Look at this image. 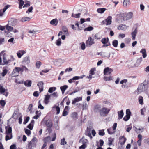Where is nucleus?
I'll list each match as a JSON object with an SVG mask.
<instances>
[{"label":"nucleus","instance_id":"obj_40","mask_svg":"<svg viewBox=\"0 0 149 149\" xmlns=\"http://www.w3.org/2000/svg\"><path fill=\"white\" fill-rule=\"evenodd\" d=\"M67 143V142L65 141V138H63V139H61V140L60 145H64L66 144Z\"/></svg>","mask_w":149,"mask_h":149},{"label":"nucleus","instance_id":"obj_34","mask_svg":"<svg viewBox=\"0 0 149 149\" xmlns=\"http://www.w3.org/2000/svg\"><path fill=\"white\" fill-rule=\"evenodd\" d=\"M7 135L6 136V140L7 141L11 139L12 137V134H6Z\"/></svg>","mask_w":149,"mask_h":149},{"label":"nucleus","instance_id":"obj_55","mask_svg":"<svg viewBox=\"0 0 149 149\" xmlns=\"http://www.w3.org/2000/svg\"><path fill=\"white\" fill-rule=\"evenodd\" d=\"M130 116H127V115H126L123 118V120L125 121H127L130 118Z\"/></svg>","mask_w":149,"mask_h":149},{"label":"nucleus","instance_id":"obj_50","mask_svg":"<svg viewBox=\"0 0 149 149\" xmlns=\"http://www.w3.org/2000/svg\"><path fill=\"white\" fill-rule=\"evenodd\" d=\"M93 29V27H92V26H90V27H88L87 28H85L84 30V31H90L92 30Z\"/></svg>","mask_w":149,"mask_h":149},{"label":"nucleus","instance_id":"obj_21","mask_svg":"<svg viewBox=\"0 0 149 149\" xmlns=\"http://www.w3.org/2000/svg\"><path fill=\"white\" fill-rule=\"evenodd\" d=\"M137 28H136L134 31H133L131 34L132 37V40H135L136 36L137 33Z\"/></svg>","mask_w":149,"mask_h":149},{"label":"nucleus","instance_id":"obj_10","mask_svg":"<svg viewBox=\"0 0 149 149\" xmlns=\"http://www.w3.org/2000/svg\"><path fill=\"white\" fill-rule=\"evenodd\" d=\"M113 71V70L111 68L107 67L105 68L104 71V75H107V74H110Z\"/></svg>","mask_w":149,"mask_h":149},{"label":"nucleus","instance_id":"obj_45","mask_svg":"<svg viewBox=\"0 0 149 149\" xmlns=\"http://www.w3.org/2000/svg\"><path fill=\"white\" fill-rule=\"evenodd\" d=\"M56 44L57 46H60L61 44V39L60 38L57 40L56 42Z\"/></svg>","mask_w":149,"mask_h":149},{"label":"nucleus","instance_id":"obj_44","mask_svg":"<svg viewBox=\"0 0 149 149\" xmlns=\"http://www.w3.org/2000/svg\"><path fill=\"white\" fill-rule=\"evenodd\" d=\"M121 139L122 140H123L122 142H121L120 144L121 145H124V144L125 143L126 140V138H125L124 136H121Z\"/></svg>","mask_w":149,"mask_h":149},{"label":"nucleus","instance_id":"obj_5","mask_svg":"<svg viewBox=\"0 0 149 149\" xmlns=\"http://www.w3.org/2000/svg\"><path fill=\"white\" fill-rule=\"evenodd\" d=\"M148 88V86L147 84L142 83L139 86L138 90L139 92H141L146 91Z\"/></svg>","mask_w":149,"mask_h":149},{"label":"nucleus","instance_id":"obj_47","mask_svg":"<svg viewBox=\"0 0 149 149\" xmlns=\"http://www.w3.org/2000/svg\"><path fill=\"white\" fill-rule=\"evenodd\" d=\"M81 45V48L82 50H84L86 48V45L85 43L84 42H82L80 43Z\"/></svg>","mask_w":149,"mask_h":149},{"label":"nucleus","instance_id":"obj_63","mask_svg":"<svg viewBox=\"0 0 149 149\" xmlns=\"http://www.w3.org/2000/svg\"><path fill=\"white\" fill-rule=\"evenodd\" d=\"M33 8L32 6H31V7L29 8L28 9V10L26 11V13H28V14H29V12H32V11Z\"/></svg>","mask_w":149,"mask_h":149},{"label":"nucleus","instance_id":"obj_31","mask_svg":"<svg viewBox=\"0 0 149 149\" xmlns=\"http://www.w3.org/2000/svg\"><path fill=\"white\" fill-rule=\"evenodd\" d=\"M31 18L29 17H23L22 18L21 21L22 22H24L26 21H29L30 20Z\"/></svg>","mask_w":149,"mask_h":149},{"label":"nucleus","instance_id":"obj_60","mask_svg":"<svg viewBox=\"0 0 149 149\" xmlns=\"http://www.w3.org/2000/svg\"><path fill=\"white\" fill-rule=\"evenodd\" d=\"M38 104L39 105L38 106V108L41 109H43L44 108V107L41 104V103L40 101L38 102Z\"/></svg>","mask_w":149,"mask_h":149},{"label":"nucleus","instance_id":"obj_1","mask_svg":"<svg viewBox=\"0 0 149 149\" xmlns=\"http://www.w3.org/2000/svg\"><path fill=\"white\" fill-rule=\"evenodd\" d=\"M133 16V14L131 12H129L127 13H124L121 15L120 17L121 20H118V23L122 22L123 21L131 19Z\"/></svg>","mask_w":149,"mask_h":149},{"label":"nucleus","instance_id":"obj_38","mask_svg":"<svg viewBox=\"0 0 149 149\" xmlns=\"http://www.w3.org/2000/svg\"><path fill=\"white\" fill-rule=\"evenodd\" d=\"M19 1V8L20 9H22V6L24 4V1L23 0H18Z\"/></svg>","mask_w":149,"mask_h":149},{"label":"nucleus","instance_id":"obj_8","mask_svg":"<svg viewBox=\"0 0 149 149\" xmlns=\"http://www.w3.org/2000/svg\"><path fill=\"white\" fill-rule=\"evenodd\" d=\"M109 39L108 38H102L101 40V42L104 45H103V47H106L111 45L110 43H108Z\"/></svg>","mask_w":149,"mask_h":149},{"label":"nucleus","instance_id":"obj_58","mask_svg":"<svg viewBox=\"0 0 149 149\" xmlns=\"http://www.w3.org/2000/svg\"><path fill=\"white\" fill-rule=\"evenodd\" d=\"M95 70V69L94 68H92L90 71V74L93 75L95 74L94 71Z\"/></svg>","mask_w":149,"mask_h":149},{"label":"nucleus","instance_id":"obj_12","mask_svg":"<svg viewBox=\"0 0 149 149\" xmlns=\"http://www.w3.org/2000/svg\"><path fill=\"white\" fill-rule=\"evenodd\" d=\"M63 62V61L61 59H59L55 60L54 62V64L56 66H60Z\"/></svg>","mask_w":149,"mask_h":149},{"label":"nucleus","instance_id":"obj_3","mask_svg":"<svg viewBox=\"0 0 149 149\" xmlns=\"http://www.w3.org/2000/svg\"><path fill=\"white\" fill-rule=\"evenodd\" d=\"M110 110L109 109L106 108H102L99 111L100 114L102 117H106L108 114Z\"/></svg>","mask_w":149,"mask_h":149},{"label":"nucleus","instance_id":"obj_30","mask_svg":"<svg viewBox=\"0 0 149 149\" xmlns=\"http://www.w3.org/2000/svg\"><path fill=\"white\" fill-rule=\"evenodd\" d=\"M106 10V9L104 8H99L97 9V11L98 13L102 14Z\"/></svg>","mask_w":149,"mask_h":149},{"label":"nucleus","instance_id":"obj_4","mask_svg":"<svg viewBox=\"0 0 149 149\" xmlns=\"http://www.w3.org/2000/svg\"><path fill=\"white\" fill-rule=\"evenodd\" d=\"M142 59V57H141L140 58L138 59L137 60V62L135 64H134V63H133V61H130L129 63V64L127 65L128 67L129 68H130L132 67L138 66L141 62Z\"/></svg>","mask_w":149,"mask_h":149},{"label":"nucleus","instance_id":"obj_57","mask_svg":"<svg viewBox=\"0 0 149 149\" xmlns=\"http://www.w3.org/2000/svg\"><path fill=\"white\" fill-rule=\"evenodd\" d=\"M25 133L28 135L29 136L31 133V132L30 130L27 129L25 130Z\"/></svg>","mask_w":149,"mask_h":149},{"label":"nucleus","instance_id":"obj_27","mask_svg":"<svg viewBox=\"0 0 149 149\" xmlns=\"http://www.w3.org/2000/svg\"><path fill=\"white\" fill-rule=\"evenodd\" d=\"M144 128L142 127H139L138 128H137L136 127H135L134 130H135L136 132L138 133H141L143 131H142L141 132H140V131L143 130H144Z\"/></svg>","mask_w":149,"mask_h":149},{"label":"nucleus","instance_id":"obj_36","mask_svg":"<svg viewBox=\"0 0 149 149\" xmlns=\"http://www.w3.org/2000/svg\"><path fill=\"white\" fill-rule=\"evenodd\" d=\"M85 76L84 75H82L81 76H76L75 77H74L72 78V79H73V80H77L79 79H82Z\"/></svg>","mask_w":149,"mask_h":149},{"label":"nucleus","instance_id":"obj_42","mask_svg":"<svg viewBox=\"0 0 149 149\" xmlns=\"http://www.w3.org/2000/svg\"><path fill=\"white\" fill-rule=\"evenodd\" d=\"M98 134L100 136H103L105 134L104 130L102 129L99 130Z\"/></svg>","mask_w":149,"mask_h":149},{"label":"nucleus","instance_id":"obj_35","mask_svg":"<svg viewBox=\"0 0 149 149\" xmlns=\"http://www.w3.org/2000/svg\"><path fill=\"white\" fill-rule=\"evenodd\" d=\"M107 130L109 134H112L115 132V131L113 130V129L111 128L107 129Z\"/></svg>","mask_w":149,"mask_h":149},{"label":"nucleus","instance_id":"obj_64","mask_svg":"<svg viewBox=\"0 0 149 149\" xmlns=\"http://www.w3.org/2000/svg\"><path fill=\"white\" fill-rule=\"evenodd\" d=\"M10 6L9 5H7L3 9V12H5L6 10L7 9H8V8H9Z\"/></svg>","mask_w":149,"mask_h":149},{"label":"nucleus","instance_id":"obj_54","mask_svg":"<svg viewBox=\"0 0 149 149\" xmlns=\"http://www.w3.org/2000/svg\"><path fill=\"white\" fill-rule=\"evenodd\" d=\"M20 69H21V71L22 72H23L24 71H27L28 70V68L25 66H23L21 68H20Z\"/></svg>","mask_w":149,"mask_h":149},{"label":"nucleus","instance_id":"obj_48","mask_svg":"<svg viewBox=\"0 0 149 149\" xmlns=\"http://www.w3.org/2000/svg\"><path fill=\"white\" fill-rule=\"evenodd\" d=\"M56 88L55 87H50L48 90V92L50 93H52L53 91H55L56 90Z\"/></svg>","mask_w":149,"mask_h":149},{"label":"nucleus","instance_id":"obj_9","mask_svg":"<svg viewBox=\"0 0 149 149\" xmlns=\"http://www.w3.org/2000/svg\"><path fill=\"white\" fill-rule=\"evenodd\" d=\"M17 20L15 19H11L8 21L9 24L12 26H14L17 24Z\"/></svg>","mask_w":149,"mask_h":149},{"label":"nucleus","instance_id":"obj_15","mask_svg":"<svg viewBox=\"0 0 149 149\" xmlns=\"http://www.w3.org/2000/svg\"><path fill=\"white\" fill-rule=\"evenodd\" d=\"M26 53V52L23 50H19L17 53V55L18 57L20 58L22 56Z\"/></svg>","mask_w":149,"mask_h":149},{"label":"nucleus","instance_id":"obj_7","mask_svg":"<svg viewBox=\"0 0 149 149\" xmlns=\"http://www.w3.org/2000/svg\"><path fill=\"white\" fill-rule=\"evenodd\" d=\"M95 43L94 39H93L91 37H89L86 42V44L87 47H90Z\"/></svg>","mask_w":149,"mask_h":149},{"label":"nucleus","instance_id":"obj_17","mask_svg":"<svg viewBox=\"0 0 149 149\" xmlns=\"http://www.w3.org/2000/svg\"><path fill=\"white\" fill-rule=\"evenodd\" d=\"M82 97H77L76 98H75L74 100H73L72 104H75L77 102H78L79 101H81L82 100Z\"/></svg>","mask_w":149,"mask_h":149},{"label":"nucleus","instance_id":"obj_23","mask_svg":"<svg viewBox=\"0 0 149 149\" xmlns=\"http://www.w3.org/2000/svg\"><path fill=\"white\" fill-rule=\"evenodd\" d=\"M45 124L47 127L49 128L51 127L52 125V121L49 120H48L46 121L45 123Z\"/></svg>","mask_w":149,"mask_h":149},{"label":"nucleus","instance_id":"obj_61","mask_svg":"<svg viewBox=\"0 0 149 149\" xmlns=\"http://www.w3.org/2000/svg\"><path fill=\"white\" fill-rule=\"evenodd\" d=\"M6 104V102L4 100H0V104L2 106L4 107Z\"/></svg>","mask_w":149,"mask_h":149},{"label":"nucleus","instance_id":"obj_22","mask_svg":"<svg viewBox=\"0 0 149 149\" xmlns=\"http://www.w3.org/2000/svg\"><path fill=\"white\" fill-rule=\"evenodd\" d=\"M32 84V81L31 80H27L24 81V85L27 87H30Z\"/></svg>","mask_w":149,"mask_h":149},{"label":"nucleus","instance_id":"obj_46","mask_svg":"<svg viewBox=\"0 0 149 149\" xmlns=\"http://www.w3.org/2000/svg\"><path fill=\"white\" fill-rule=\"evenodd\" d=\"M6 133L12 134V128L11 127H9L8 130L6 129Z\"/></svg>","mask_w":149,"mask_h":149},{"label":"nucleus","instance_id":"obj_56","mask_svg":"<svg viewBox=\"0 0 149 149\" xmlns=\"http://www.w3.org/2000/svg\"><path fill=\"white\" fill-rule=\"evenodd\" d=\"M126 115L129 116H130L131 113L130 110L129 109H128L126 110Z\"/></svg>","mask_w":149,"mask_h":149},{"label":"nucleus","instance_id":"obj_52","mask_svg":"<svg viewBox=\"0 0 149 149\" xmlns=\"http://www.w3.org/2000/svg\"><path fill=\"white\" fill-rule=\"evenodd\" d=\"M5 91V89L3 88V86H0V92L1 93H3Z\"/></svg>","mask_w":149,"mask_h":149},{"label":"nucleus","instance_id":"obj_11","mask_svg":"<svg viewBox=\"0 0 149 149\" xmlns=\"http://www.w3.org/2000/svg\"><path fill=\"white\" fill-rule=\"evenodd\" d=\"M98 54L101 56L103 57H106L108 58L110 57V55L109 54H108L107 52H101L99 53Z\"/></svg>","mask_w":149,"mask_h":149},{"label":"nucleus","instance_id":"obj_6","mask_svg":"<svg viewBox=\"0 0 149 149\" xmlns=\"http://www.w3.org/2000/svg\"><path fill=\"white\" fill-rule=\"evenodd\" d=\"M21 71L20 68L15 67L13 69L12 73V77H16L19 75V72Z\"/></svg>","mask_w":149,"mask_h":149},{"label":"nucleus","instance_id":"obj_24","mask_svg":"<svg viewBox=\"0 0 149 149\" xmlns=\"http://www.w3.org/2000/svg\"><path fill=\"white\" fill-rule=\"evenodd\" d=\"M140 52L142 54V56L144 58H145L147 56V54L146 49H142Z\"/></svg>","mask_w":149,"mask_h":149},{"label":"nucleus","instance_id":"obj_14","mask_svg":"<svg viewBox=\"0 0 149 149\" xmlns=\"http://www.w3.org/2000/svg\"><path fill=\"white\" fill-rule=\"evenodd\" d=\"M10 60L9 59L7 60L4 55H3V61L4 63L3 64H2V65H4L5 64H7L10 62Z\"/></svg>","mask_w":149,"mask_h":149},{"label":"nucleus","instance_id":"obj_49","mask_svg":"<svg viewBox=\"0 0 149 149\" xmlns=\"http://www.w3.org/2000/svg\"><path fill=\"white\" fill-rule=\"evenodd\" d=\"M80 15V13H78V14H76L74 15L73 13H72V16L75 18H78L79 17Z\"/></svg>","mask_w":149,"mask_h":149},{"label":"nucleus","instance_id":"obj_13","mask_svg":"<svg viewBox=\"0 0 149 149\" xmlns=\"http://www.w3.org/2000/svg\"><path fill=\"white\" fill-rule=\"evenodd\" d=\"M10 24L8 23L5 26V28L6 30H7L9 32H11L13 31V28L10 25Z\"/></svg>","mask_w":149,"mask_h":149},{"label":"nucleus","instance_id":"obj_43","mask_svg":"<svg viewBox=\"0 0 149 149\" xmlns=\"http://www.w3.org/2000/svg\"><path fill=\"white\" fill-rule=\"evenodd\" d=\"M62 31L65 33V34L68 33V29L65 26H63L62 27Z\"/></svg>","mask_w":149,"mask_h":149},{"label":"nucleus","instance_id":"obj_18","mask_svg":"<svg viewBox=\"0 0 149 149\" xmlns=\"http://www.w3.org/2000/svg\"><path fill=\"white\" fill-rule=\"evenodd\" d=\"M127 26L125 25L121 24L117 27V28L118 30H121L125 31L127 29Z\"/></svg>","mask_w":149,"mask_h":149},{"label":"nucleus","instance_id":"obj_39","mask_svg":"<svg viewBox=\"0 0 149 149\" xmlns=\"http://www.w3.org/2000/svg\"><path fill=\"white\" fill-rule=\"evenodd\" d=\"M130 4V0H124L123 5L124 6L126 7L127 5H129Z\"/></svg>","mask_w":149,"mask_h":149},{"label":"nucleus","instance_id":"obj_59","mask_svg":"<svg viewBox=\"0 0 149 149\" xmlns=\"http://www.w3.org/2000/svg\"><path fill=\"white\" fill-rule=\"evenodd\" d=\"M50 138L49 136H48L46 137H45L44 139V140L45 141V143H47L50 140Z\"/></svg>","mask_w":149,"mask_h":149},{"label":"nucleus","instance_id":"obj_51","mask_svg":"<svg viewBox=\"0 0 149 149\" xmlns=\"http://www.w3.org/2000/svg\"><path fill=\"white\" fill-rule=\"evenodd\" d=\"M41 64V62L39 61H37L36 64V66L38 68H39Z\"/></svg>","mask_w":149,"mask_h":149},{"label":"nucleus","instance_id":"obj_29","mask_svg":"<svg viewBox=\"0 0 149 149\" xmlns=\"http://www.w3.org/2000/svg\"><path fill=\"white\" fill-rule=\"evenodd\" d=\"M114 139L113 138L110 137L108 139V144L109 146H111L112 144V143L114 141Z\"/></svg>","mask_w":149,"mask_h":149},{"label":"nucleus","instance_id":"obj_28","mask_svg":"<svg viewBox=\"0 0 149 149\" xmlns=\"http://www.w3.org/2000/svg\"><path fill=\"white\" fill-rule=\"evenodd\" d=\"M23 61L27 64H28L30 63L29 57V56H27L24 58Z\"/></svg>","mask_w":149,"mask_h":149},{"label":"nucleus","instance_id":"obj_62","mask_svg":"<svg viewBox=\"0 0 149 149\" xmlns=\"http://www.w3.org/2000/svg\"><path fill=\"white\" fill-rule=\"evenodd\" d=\"M94 39H100L101 38L99 36L98 34L97 33L93 37Z\"/></svg>","mask_w":149,"mask_h":149},{"label":"nucleus","instance_id":"obj_37","mask_svg":"<svg viewBox=\"0 0 149 149\" xmlns=\"http://www.w3.org/2000/svg\"><path fill=\"white\" fill-rule=\"evenodd\" d=\"M58 23V22L56 19H54L52 20L50 22V23L52 25L55 24V26Z\"/></svg>","mask_w":149,"mask_h":149},{"label":"nucleus","instance_id":"obj_20","mask_svg":"<svg viewBox=\"0 0 149 149\" xmlns=\"http://www.w3.org/2000/svg\"><path fill=\"white\" fill-rule=\"evenodd\" d=\"M118 119H122L124 115L123 111V110H120L118 112Z\"/></svg>","mask_w":149,"mask_h":149},{"label":"nucleus","instance_id":"obj_25","mask_svg":"<svg viewBox=\"0 0 149 149\" xmlns=\"http://www.w3.org/2000/svg\"><path fill=\"white\" fill-rule=\"evenodd\" d=\"M68 86L65 85L63 86L60 87V89L62 91V94H63L65 92V91L68 88Z\"/></svg>","mask_w":149,"mask_h":149},{"label":"nucleus","instance_id":"obj_16","mask_svg":"<svg viewBox=\"0 0 149 149\" xmlns=\"http://www.w3.org/2000/svg\"><path fill=\"white\" fill-rule=\"evenodd\" d=\"M112 17L111 16H108L105 19V22H106V24L107 25H110L111 24Z\"/></svg>","mask_w":149,"mask_h":149},{"label":"nucleus","instance_id":"obj_2","mask_svg":"<svg viewBox=\"0 0 149 149\" xmlns=\"http://www.w3.org/2000/svg\"><path fill=\"white\" fill-rule=\"evenodd\" d=\"M37 141V139L35 137H33L31 140L29 142L28 149H31L35 147Z\"/></svg>","mask_w":149,"mask_h":149},{"label":"nucleus","instance_id":"obj_33","mask_svg":"<svg viewBox=\"0 0 149 149\" xmlns=\"http://www.w3.org/2000/svg\"><path fill=\"white\" fill-rule=\"evenodd\" d=\"M113 79V77L112 76H110L109 77L105 76L104 78V80L105 81L111 80H112Z\"/></svg>","mask_w":149,"mask_h":149},{"label":"nucleus","instance_id":"obj_53","mask_svg":"<svg viewBox=\"0 0 149 149\" xmlns=\"http://www.w3.org/2000/svg\"><path fill=\"white\" fill-rule=\"evenodd\" d=\"M71 117L73 118H77V114L76 112H74L71 114Z\"/></svg>","mask_w":149,"mask_h":149},{"label":"nucleus","instance_id":"obj_41","mask_svg":"<svg viewBox=\"0 0 149 149\" xmlns=\"http://www.w3.org/2000/svg\"><path fill=\"white\" fill-rule=\"evenodd\" d=\"M118 42L117 40H115L112 42V45L115 47H117Z\"/></svg>","mask_w":149,"mask_h":149},{"label":"nucleus","instance_id":"obj_26","mask_svg":"<svg viewBox=\"0 0 149 149\" xmlns=\"http://www.w3.org/2000/svg\"><path fill=\"white\" fill-rule=\"evenodd\" d=\"M45 98L44 100V102L46 104H47L49 102V100L50 95H45Z\"/></svg>","mask_w":149,"mask_h":149},{"label":"nucleus","instance_id":"obj_32","mask_svg":"<svg viewBox=\"0 0 149 149\" xmlns=\"http://www.w3.org/2000/svg\"><path fill=\"white\" fill-rule=\"evenodd\" d=\"M8 72V70L6 69L3 68V72L1 73V75L2 77H4L7 74Z\"/></svg>","mask_w":149,"mask_h":149},{"label":"nucleus","instance_id":"obj_19","mask_svg":"<svg viewBox=\"0 0 149 149\" xmlns=\"http://www.w3.org/2000/svg\"><path fill=\"white\" fill-rule=\"evenodd\" d=\"M37 85L39 86L40 92L42 91L43 90V82L42 81H40L38 82Z\"/></svg>","mask_w":149,"mask_h":149}]
</instances>
